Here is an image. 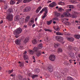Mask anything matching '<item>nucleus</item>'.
<instances>
[{
	"label": "nucleus",
	"instance_id": "32",
	"mask_svg": "<svg viewBox=\"0 0 80 80\" xmlns=\"http://www.w3.org/2000/svg\"><path fill=\"white\" fill-rule=\"evenodd\" d=\"M62 49L60 48H58V53H60V52H62Z\"/></svg>",
	"mask_w": 80,
	"mask_h": 80
},
{
	"label": "nucleus",
	"instance_id": "13",
	"mask_svg": "<svg viewBox=\"0 0 80 80\" xmlns=\"http://www.w3.org/2000/svg\"><path fill=\"white\" fill-rule=\"evenodd\" d=\"M73 50H75V51H78V48H73L72 47H71L69 49V51H71L72 50H73Z\"/></svg>",
	"mask_w": 80,
	"mask_h": 80
},
{
	"label": "nucleus",
	"instance_id": "30",
	"mask_svg": "<svg viewBox=\"0 0 80 80\" xmlns=\"http://www.w3.org/2000/svg\"><path fill=\"white\" fill-rule=\"evenodd\" d=\"M20 16L19 15H17L15 18L16 20H20Z\"/></svg>",
	"mask_w": 80,
	"mask_h": 80
},
{
	"label": "nucleus",
	"instance_id": "24",
	"mask_svg": "<svg viewBox=\"0 0 80 80\" xmlns=\"http://www.w3.org/2000/svg\"><path fill=\"white\" fill-rule=\"evenodd\" d=\"M58 4L60 5H65V3L64 2H62V1H60L58 2Z\"/></svg>",
	"mask_w": 80,
	"mask_h": 80
},
{
	"label": "nucleus",
	"instance_id": "64",
	"mask_svg": "<svg viewBox=\"0 0 80 80\" xmlns=\"http://www.w3.org/2000/svg\"><path fill=\"white\" fill-rule=\"evenodd\" d=\"M78 56V57H79V58H80V54H79Z\"/></svg>",
	"mask_w": 80,
	"mask_h": 80
},
{
	"label": "nucleus",
	"instance_id": "62",
	"mask_svg": "<svg viewBox=\"0 0 80 80\" xmlns=\"http://www.w3.org/2000/svg\"><path fill=\"white\" fill-rule=\"evenodd\" d=\"M35 24H33L32 25V28H33V27H35Z\"/></svg>",
	"mask_w": 80,
	"mask_h": 80
},
{
	"label": "nucleus",
	"instance_id": "6",
	"mask_svg": "<svg viewBox=\"0 0 80 80\" xmlns=\"http://www.w3.org/2000/svg\"><path fill=\"white\" fill-rule=\"evenodd\" d=\"M48 70L50 72H52L53 71V68L52 66H49L48 67Z\"/></svg>",
	"mask_w": 80,
	"mask_h": 80
},
{
	"label": "nucleus",
	"instance_id": "47",
	"mask_svg": "<svg viewBox=\"0 0 80 80\" xmlns=\"http://www.w3.org/2000/svg\"><path fill=\"white\" fill-rule=\"evenodd\" d=\"M30 18V16H27L26 18V19L25 20H29Z\"/></svg>",
	"mask_w": 80,
	"mask_h": 80
},
{
	"label": "nucleus",
	"instance_id": "19",
	"mask_svg": "<svg viewBox=\"0 0 80 80\" xmlns=\"http://www.w3.org/2000/svg\"><path fill=\"white\" fill-rule=\"evenodd\" d=\"M41 9H42V7L40 6L36 10V13H38V12H39V11H40V10H41Z\"/></svg>",
	"mask_w": 80,
	"mask_h": 80
},
{
	"label": "nucleus",
	"instance_id": "17",
	"mask_svg": "<svg viewBox=\"0 0 80 80\" xmlns=\"http://www.w3.org/2000/svg\"><path fill=\"white\" fill-rule=\"evenodd\" d=\"M68 40H69V42H73V41L74 40V38H73L72 37L68 38Z\"/></svg>",
	"mask_w": 80,
	"mask_h": 80
},
{
	"label": "nucleus",
	"instance_id": "4",
	"mask_svg": "<svg viewBox=\"0 0 80 80\" xmlns=\"http://www.w3.org/2000/svg\"><path fill=\"white\" fill-rule=\"evenodd\" d=\"M55 39L56 40L58 41V42H63V38L62 37L60 36H56L55 37Z\"/></svg>",
	"mask_w": 80,
	"mask_h": 80
},
{
	"label": "nucleus",
	"instance_id": "11",
	"mask_svg": "<svg viewBox=\"0 0 80 80\" xmlns=\"http://www.w3.org/2000/svg\"><path fill=\"white\" fill-rule=\"evenodd\" d=\"M54 75L55 77H57L58 78H59L61 77V76L59 74V73L58 72H56L54 73Z\"/></svg>",
	"mask_w": 80,
	"mask_h": 80
},
{
	"label": "nucleus",
	"instance_id": "3",
	"mask_svg": "<svg viewBox=\"0 0 80 80\" xmlns=\"http://www.w3.org/2000/svg\"><path fill=\"white\" fill-rule=\"evenodd\" d=\"M7 18L9 21H12L13 20V15L12 14H9L7 16Z\"/></svg>",
	"mask_w": 80,
	"mask_h": 80
},
{
	"label": "nucleus",
	"instance_id": "48",
	"mask_svg": "<svg viewBox=\"0 0 80 80\" xmlns=\"http://www.w3.org/2000/svg\"><path fill=\"white\" fill-rule=\"evenodd\" d=\"M70 8H74V7L73 5H70Z\"/></svg>",
	"mask_w": 80,
	"mask_h": 80
},
{
	"label": "nucleus",
	"instance_id": "45",
	"mask_svg": "<svg viewBox=\"0 0 80 80\" xmlns=\"http://www.w3.org/2000/svg\"><path fill=\"white\" fill-rule=\"evenodd\" d=\"M76 1V0H71V2H72V3H75V2Z\"/></svg>",
	"mask_w": 80,
	"mask_h": 80
},
{
	"label": "nucleus",
	"instance_id": "7",
	"mask_svg": "<svg viewBox=\"0 0 80 80\" xmlns=\"http://www.w3.org/2000/svg\"><path fill=\"white\" fill-rule=\"evenodd\" d=\"M23 58L24 60H29L28 56L27 54H23Z\"/></svg>",
	"mask_w": 80,
	"mask_h": 80
},
{
	"label": "nucleus",
	"instance_id": "54",
	"mask_svg": "<svg viewBox=\"0 0 80 80\" xmlns=\"http://www.w3.org/2000/svg\"><path fill=\"white\" fill-rule=\"evenodd\" d=\"M15 76V75H14L13 74H12L10 75L11 77H14Z\"/></svg>",
	"mask_w": 80,
	"mask_h": 80
},
{
	"label": "nucleus",
	"instance_id": "12",
	"mask_svg": "<svg viewBox=\"0 0 80 80\" xmlns=\"http://www.w3.org/2000/svg\"><path fill=\"white\" fill-rule=\"evenodd\" d=\"M68 72H69V69L66 68L65 70V72H62V73L65 75H67V73H68Z\"/></svg>",
	"mask_w": 80,
	"mask_h": 80
},
{
	"label": "nucleus",
	"instance_id": "29",
	"mask_svg": "<svg viewBox=\"0 0 80 80\" xmlns=\"http://www.w3.org/2000/svg\"><path fill=\"white\" fill-rule=\"evenodd\" d=\"M12 8H9L8 9L7 11V13H11L12 12Z\"/></svg>",
	"mask_w": 80,
	"mask_h": 80
},
{
	"label": "nucleus",
	"instance_id": "56",
	"mask_svg": "<svg viewBox=\"0 0 80 80\" xmlns=\"http://www.w3.org/2000/svg\"><path fill=\"white\" fill-rule=\"evenodd\" d=\"M17 1H18L19 3H21L22 2V0H17Z\"/></svg>",
	"mask_w": 80,
	"mask_h": 80
},
{
	"label": "nucleus",
	"instance_id": "39",
	"mask_svg": "<svg viewBox=\"0 0 80 80\" xmlns=\"http://www.w3.org/2000/svg\"><path fill=\"white\" fill-rule=\"evenodd\" d=\"M67 79L68 80H73V78L71 77H68L67 78Z\"/></svg>",
	"mask_w": 80,
	"mask_h": 80
},
{
	"label": "nucleus",
	"instance_id": "60",
	"mask_svg": "<svg viewBox=\"0 0 80 80\" xmlns=\"http://www.w3.org/2000/svg\"><path fill=\"white\" fill-rule=\"evenodd\" d=\"M23 55H27V51H25Z\"/></svg>",
	"mask_w": 80,
	"mask_h": 80
},
{
	"label": "nucleus",
	"instance_id": "33",
	"mask_svg": "<svg viewBox=\"0 0 80 80\" xmlns=\"http://www.w3.org/2000/svg\"><path fill=\"white\" fill-rule=\"evenodd\" d=\"M29 53L30 54H31V55H33V53H34V51H33L32 50H29Z\"/></svg>",
	"mask_w": 80,
	"mask_h": 80
},
{
	"label": "nucleus",
	"instance_id": "55",
	"mask_svg": "<svg viewBox=\"0 0 80 80\" xmlns=\"http://www.w3.org/2000/svg\"><path fill=\"white\" fill-rule=\"evenodd\" d=\"M15 37H16V38H18V37H19V36H18V35H16L15 36Z\"/></svg>",
	"mask_w": 80,
	"mask_h": 80
},
{
	"label": "nucleus",
	"instance_id": "38",
	"mask_svg": "<svg viewBox=\"0 0 80 80\" xmlns=\"http://www.w3.org/2000/svg\"><path fill=\"white\" fill-rule=\"evenodd\" d=\"M28 40H29L28 38H26L25 39L24 42L25 43H27V42H28Z\"/></svg>",
	"mask_w": 80,
	"mask_h": 80
},
{
	"label": "nucleus",
	"instance_id": "18",
	"mask_svg": "<svg viewBox=\"0 0 80 80\" xmlns=\"http://www.w3.org/2000/svg\"><path fill=\"white\" fill-rule=\"evenodd\" d=\"M75 38L77 39H79L80 38V35L78 34H76L74 35Z\"/></svg>",
	"mask_w": 80,
	"mask_h": 80
},
{
	"label": "nucleus",
	"instance_id": "15",
	"mask_svg": "<svg viewBox=\"0 0 80 80\" xmlns=\"http://www.w3.org/2000/svg\"><path fill=\"white\" fill-rule=\"evenodd\" d=\"M70 57L71 58H75V55H74V53L73 52L71 53L70 54Z\"/></svg>",
	"mask_w": 80,
	"mask_h": 80
},
{
	"label": "nucleus",
	"instance_id": "58",
	"mask_svg": "<svg viewBox=\"0 0 80 80\" xmlns=\"http://www.w3.org/2000/svg\"><path fill=\"white\" fill-rule=\"evenodd\" d=\"M7 6H5L4 7V9H5V10H6V9H7Z\"/></svg>",
	"mask_w": 80,
	"mask_h": 80
},
{
	"label": "nucleus",
	"instance_id": "49",
	"mask_svg": "<svg viewBox=\"0 0 80 80\" xmlns=\"http://www.w3.org/2000/svg\"><path fill=\"white\" fill-rule=\"evenodd\" d=\"M69 61L70 63H72V62H73V60H72V59H70L69 60Z\"/></svg>",
	"mask_w": 80,
	"mask_h": 80
},
{
	"label": "nucleus",
	"instance_id": "35",
	"mask_svg": "<svg viewBox=\"0 0 80 80\" xmlns=\"http://www.w3.org/2000/svg\"><path fill=\"white\" fill-rule=\"evenodd\" d=\"M35 71L36 73H38L40 72V69L38 68L36 69H35Z\"/></svg>",
	"mask_w": 80,
	"mask_h": 80
},
{
	"label": "nucleus",
	"instance_id": "23",
	"mask_svg": "<svg viewBox=\"0 0 80 80\" xmlns=\"http://www.w3.org/2000/svg\"><path fill=\"white\" fill-rule=\"evenodd\" d=\"M37 53H36V55L37 57H40V55H41V52L40 51H39L37 52Z\"/></svg>",
	"mask_w": 80,
	"mask_h": 80
},
{
	"label": "nucleus",
	"instance_id": "26",
	"mask_svg": "<svg viewBox=\"0 0 80 80\" xmlns=\"http://www.w3.org/2000/svg\"><path fill=\"white\" fill-rule=\"evenodd\" d=\"M32 0H24L23 1V3H28V2H31Z\"/></svg>",
	"mask_w": 80,
	"mask_h": 80
},
{
	"label": "nucleus",
	"instance_id": "14",
	"mask_svg": "<svg viewBox=\"0 0 80 80\" xmlns=\"http://www.w3.org/2000/svg\"><path fill=\"white\" fill-rule=\"evenodd\" d=\"M34 52H38V48L37 47H34L33 49Z\"/></svg>",
	"mask_w": 80,
	"mask_h": 80
},
{
	"label": "nucleus",
	"instance_id": "43",
	"mask_svg": "<svg viewBox=\"0 0 80 80\" xmlns=\"http://www.w3.org/2000/svg\"><path fill=\"white\" fill-rule=\"evenodd\" d=\"M13 70L12 69L11 70H9V71H8V73H9V74H10V73H12V72H13Z\"/></svg>",
	"mask_w": 80,
	"mask_h": 80
},
{
	"label": "nucleus",
	"instance_id": "63",
	"mask_svg": "<svg viewBox=\"0 0 80 80\" xmlns=\"http://www.w3.org/2000/svg\"><path fill=\"white\" fill-rule=\"evenodd\" d=\"M2 23H3V20H1V22H0V23L1 24Z\"/></svg>",
	"mask_w": 80,
	"mask_h": 80
},
{
	"label": "nucleus",
	"instance_id": "10",
	"mask_svg": "<svg viewBox=\"0 0 80 80\" xmlns=\"http://www.w3.org/2000/svg\"><path fill=\"white\" fill-rule=\"evenodd\" d=\"M15 42L16 45H20V40L16 39L15 40Z\"/></svg>",
	"mask_w": 80,
	"mask_h": 80
},
{
	"label": "nucleus",
	"instance_id": "16",
	"mask_svg": "<svg viewBox=\"0 0 80 80\" xmlns=\"http://www.w3.org/2000/svg\"><path fill=\"white\" fill-rule=\"evenodd\" d=\"M43 11H45V13L47 14L48 13V9L47 7H44L42 8Z\"/></svg>",
	"mask_w": 80,
	"mask_h": 80
},
{
	"label": "nucleus",
	"instance_id": "31",
	"mask_svg": "<svg viewBox=\"0 0 80 80\" xmlns=\"http://www.w3.org/2000/svg\"><path fill=\"white\" fill-rule=\"evenodd\" d=\"M56 35H63V33H62L60 32H57L56 33Z\"/></svg>",
	"mask_w": 80,
	"mask_h": 80
},
{
	"label": "nucleus",
	"instance_id": "51",
	"mask_svg": "<svg viewBox=\"0 0 80 80\" xmlns=\"http://www.w3.org/2000/svg\"><path fill=\"white\" fill-rule=\"evenodd\" d=\"M67 7L68 8H70V5H68Z\"/></svg>",
	"mask_w": 80,
	"mask_h": 80
},
{
	"label": "nucleus",
	"instance_id": "59",
	"mask_svg": "<svg viewBox=\"0 0 80 80\" xmlns=\"http://www.w3.org/2000/svg\"><path fill=\"white\" fill-rule=\"evenodd\" d=\"M54 18H55V20H58V18H57V17H56Z\"/></svg>",
	"mask_w": 80,
	"mask_h": 80
},
{
	"label": "nucleus",
	"instance_id": "36",
	"mask_svg": "<svg viewBox=\"0 0 80 80\" xmlns=\"http://www.w3.org/2000/svg\"><path fill=\"white\" fill-rule=\"evenodd\" d=\"M38 77V75H34L32 76V78H35V77Z\"/></svg>",
	"mask_w": 80,
	"mask_h": 80
},
{
	"label": "nucleus",
	"instance_id": "8",
	"mask_svg": "<svg viewBox=\"0 0 80 80\" xmlns=\"http://www.w3.org/2000/svg\"><path fill=\"white\" fill-rule=\"evenodd\" d=\"M31 10V8L30 7H26L24 9L25 12H30Z\"/></svg>",
	"mask_w": 80,
	"mask_h": 80
},
{
	"label": "nucleus",
	"instance_id": "34",
	"mask_svg": "<svg viewBox=\"0 0 80 80\" xmlns=\"http://www.w3.org/2000/svg\"><path fill=\"white\" fill-rule=\"evenodd\" d=\"M59 46V44L58 43H57V44L54 43V47H55V48H57Z\"/></svg>",
	"mask_w": 80,
	"mask_h": 80
},
{
	"label": "nucleus",
	"instance_id": "53",
	"mask_svg": "<svg viewBox=\"0 0 80 80\" xmlns=\"http://www.w3.org/2000/svg\"><path fill=\"white\" fill-rule=\"evenodd\" d=\"M43 12V9L39 13H42V12Z\"/></svg>",
	"mask_w": 80,
	"mask_h": 80
},
{
	"label": "nucleus",
	"instance_id": "21",
	"mask_svg": "<svg viewBox=\"0 0 80 80\" xmlns=\"http://www.w3.org/2000/svg\"><path fill=\"white\" fill-rule=\"evenodd\" d=\"M22 19H23L22 18H20V19L19 21V24H22L23 23V20H22Z\"/></svg>",
	"mask_w": 80,
	"mask_h": 80
},
{
	"label": "nucleus",
	"instance_id": "2",
	"mask_svg": "<svg viewBox=\"0 0 80 80\" xmlns=\"http://www.w3.org/2000/svg\"><path fill=\"white\" fill-rule=\"evenodd\" d=\"M22 29L20 28H18L13 31L14 35H18L22 33Z\"/></svg>",
	"mask_w": 80,
	"mask_h": 80
},
{
	"label": "nucleus",
	"instance_id": "5",
	"mask_svg": "<svg viewBox=\"0 0 80 80\" xmlns=\"http://www.w3.org/2000/svg\"><path fill=\"white\" fill-rule=\"evenodd\" d=\"M49 60H51V61H52L53 62V61H55V56L54 55H51L49 56Z\"/></svg>",
	"mask_w": 80,
	"mask_h": 80
},
{
	"label": "nucleus",
	"instance_id": "22",
	"mask_svg": "<svg viewBox=\"0 0 80 80\" xmlns=\"http://www.w3.org/2000/svg\"><path fill=\"white\" fill-rule=\"evenodd\" d=\"M57 28H54L56 31H57V32H59L60 31V29H59V27L58 26H57Z\"/></svg>",
	"mask_w": 80,
	"mask_h": 80
},
{
	"label": "nucleus",
	"instance_id": "46",
	"mask_svg": "<svg viewBox=\"0 0 80 80\" xmlns=\"http://www.w3.org/2000/svg\"><path fill=\"white\" fill-rule=\"evenodd\" d=\"M32 59L33 60V62H35V57L33 56L32 57Z\"/></svg>",
	"mask_w": 80,
	"mask_h": 80
},
{
	"label": "nucleus",
	"instance_id": "27",
	"mask_svg": "<svg viewBox=\"0 0 80 80\" xmlns=\"http://www.w3.org/2000/svg\"><path fill=\"white\" fill-rule=\"evenodd\" d=\"M32 43L33 44L35 45V44H37V42L36 39H34L32 41Z\"/></svg>",
	"mask_w": 80,
	"mask_h": 80
},
{
	"label": "nucleus",
	"instance_id": "37",
	"mask_svg": "<svg viewBox=\"0 0 80 80\" xmlns=\"http://www.w3.org/2000/svg\"><path fill=\"white\" fill-rule=\"evenodd\" d=\"M58 10H59V11L60 12H62V10H63V11H64V9H63V8H58Z\"/></svg>",
	"mask_w": 80,
	"mask_h": 80
},
{
	"label": "nucleus",
	"instance_id": "57",
	"mask_svg": "<svg viewBox=\"0 0 80 80\" xmlns=\"http://www.w3.org/2000/svg\"><path fill=\"white\" fill-rule=\"evenodd\" d=\"M78 8H80V3L78 5Z\"/></svg>",
	"mask_w": 80,
	"mask_h": 80
},
{
	"label": "nucleus",
	"instance_id": "42",
	"mask_svg": "<svg viewBox=\"0 0 80 80\" xmlns=\"http://www.w3.org/2000/svg\"><path fill=\"white\" fill-rule=\"evenodd\" d=\"M18 78L20 79V80H22V77L20 75H18Z\"/></svg>",
	"mask_w": 80,
	"mask_h": 80
},
{
	"label": "nucleus",
	"instance_id": "9",
	"mask_svg": "<svg viewBox=\"0 0 80 80\" xmlns=\"http://www.w3.org/2000/svg\"><path fill=\"white\" fill-rule=\"evenodd\" d=\"M56 5V3L55 2H53L49 5L50 7H54Z\"/></svg>",
	"mask_w": 80,
	"mask_h": 80
},
{
	"label": "nucleus",
	"instance_id": "44",
	"mask_svg": "<svg viewBox=\"0 0 80 80\" xmlns=\"http://www.w3.org/2000/svg\"><path fill=\"white\" fill-rule=\"evenodd\" d=\"M55 15L56 16V17H59V16L60 15V13H56Z\"/></svg>",
	"mask_w": 80,
	"mask_h": 80
},
{
	"label": "nucleus",
	"instance_id": "28",
	"mask_svg": "<svg viewBox=\"0 0 80 80\" xmlns=\"http://www.w3.org/2000/svg\"><path fill=\"white\" fill-rule=\"evenodd\" d=\"M44 30L45 31V32H52V30L49 29H45Z\"/></svg>",
	"mask_w": 80,
	"mask_h": 80
},
{
	"label": "nucleus",
	"instance_id": "40",
	"mask_svg": "<svg viewBox=\"0 0 80 80\" xmlns=\"http://www.w3.org/2000/svg\"><path fill=\"white\" fill-rule=\"evenodd\" d=\"M52 20H51L49 21H48L47 22V25H49L50 24L52 23Z\"/></svg>",
	"mask_w": 80,
	"mask_h": 80
},
{
	"label": "nucleus",
	"instance_id": "61",
	"mask_svg": "<svg viewBox=\"0 0 80 80\" xmlns=\"http://www.w3.org/2000/svg\"><path fill=\"white\" fill-rule=\"evenodd\" d=\"M51 2H52L51 1H48V3H51Z\"/></svg>",
	"mask_w": 80,
	"mask_h": 80
},
{
	"label": "nucleus",
	"instance_id": "20",
	"mask_svg": "<svg viewBox=\"0 0 80 80\" xmlns=\"http://www.w3.org/2000/svg\"><path fill=\"white\" fill-rule=\"evenodd\" d=\"M19 67H21V68H23L24 67V62H22L19 65Z\"/></svg>",
	"mask_w": 80,
	"mask_h": 80
},
{
	"label": "nucleus",
	"instance_id": "1",
	"mask_svg": "<svg viewBox=\"0 0 80 80\" xmlns=\"http://www.w3.org/2000/svg\"><path fill=\"white\" fill-rule=\"evenodd\" d=\"M72 10L71 9H68L66 10V12H64V15L66 17H69L70 16V17L72 18H75L77 17V15H78L79 13L77 12L74 11L72 12V14L71 15L69 13V12Z\"/></svg>",
	"mask_w": 80,
	"mask_h": 80
},
{
	"label": "nucleus",
	"instance_id": "25",
	"mask_svg": "<svg viewBox=\"0 0 80 80\" xmlns=\"http://www.w3.org/2000/svg\"><path fill=\"white\" fill-rule=\"evenodd\" d=\"M38 48H42L43 47V44H42V43L39 44V45L38 46Z\"/></svg>",
	"mask_w": 80,
	"mask_h": 80
},
{
	"label": "nucleus",
	"instance_id": "41",
	"mask_svg": "<svg viewBox=\"0 0 80 80\" xmlns=\"http://www.w3.org/2000/svg\"><path fill=\"white\" fill-rule=\"evenodd\" d=\"M47 17V13H44V15L42 17V18L43 19H44L45 18Z\"/></svg>",
	"mask_w": 80,
	"mask_h": 80
},
{
	"label": "nucleus",
	"instance_id": "52",
	"mask_svg": "<svg viewBox=\"0 0 80 80\" xmlns=\"http://www.w3.org/2000/svg\"><path fill=\"white\" fill-rule=\"evenodd\" d=\"M63 15H61V17L62 18H63L64 17H65V15H64V12H63Z\"/></svg>",
	"mask_w": 80,
	"mask_h": 80
},
{
	"label": "nucleus",
	"instance_id": "50",
	"mask_svg": "<svg viewBox=\"0 0 80 80\" xmlns=\"http://www.w3.org/2000/svg\"><path fill=\"white\" fill-rule=\"evenodd\" d=\"M67 63H68V62H64V64L65 65H67Z\"/></svg>",
	"mask_w": 80,
	"mask_h": 80
}]
</instances>
